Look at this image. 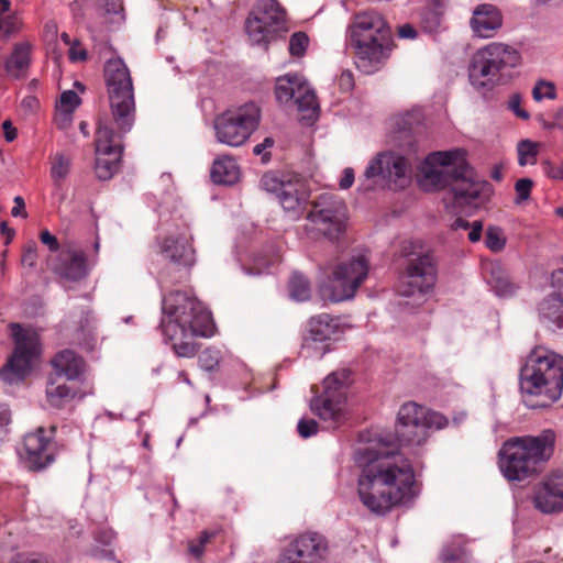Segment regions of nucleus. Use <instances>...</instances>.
I'll return each mask as SVG.
<instances>
[{"instance_id":"obj_1","label":"nucleus","mask_w":563,"mask_h":563,"mask_svg":"<svg viewBox=\"0 0 563 563\" xmlns=\"http://www.w3.org/2000/svg\"><path fill=\"white\" fill-rule=\"evenodd\" d=\"M354 460L362 468L357 481L358 498L367 510L385 515L391 507L411 498L415 483L412 465L383 440L357 449Z\"/></svg>"},{"instance_id":"obj_2","label":"nucleus","mask_w":563,"mask_h":563,"mask_svg":"<svg viewBox=\"0 0 563 563\" xmlns=\"http://www.w3.org/2000/svg\"><path fill=\"white\" fill-rule=\"evenodd\" d=\"M466 156L464 148L429 154L421 166L420 186L427 191L450 187L459 206H472L482 197H487L489 183L476 176Z\"/></svg>"},{"instance_id":"obj_3","label":"nucleus","mask_w":563,"mask_h":563,"mask_svg":"<svg viewBox=\"0 0 563 563\" xmlns=\"http://www.w3.org/2000/svg\"><path fill=\"white\" fill-rule=\"evenodd\" d=\"M161 330L175 354L180 357L195 356L194 336H211L214 324L210 311L191 294L172 291L162 300Z\"/></svg>"},{"instance_id":"obj_4","label":"nucleus","mask_w":563,"mask_h":563,"mask_svg":"<svg viewBox=\"0 0 563 563\" xmlns=\"http://www.w3.org/2000/svg\"><path fill=\"white\" fill-rule=\"evenodd\" d=\"M520 391L529 408H547L563 391V356L543 346L533 349L520 369Z\"/></svg>"},{"instance_id":"obj_5","label":"nucleus","mask_w":563,"mask_h":563,"mask_svg":"<svg viewBox=\"0 0 563 563\" xmlns=\"http://www.w3.org/2000/svg\"><path fill=\"white\" fill-rule=\"evenodd\" d=\"M390 41V29L376 12L354 15L346 29V48L353 52L356 67L365 74L377 70L388 57Z\"/></svg>"},{"instance_id":"obj_6","label":"nucleus","mask_w":563,"mask_h":563,"mask_svg":"<svg viewBox=\"0 0 563 563\" xmlns=\"http://www.w3.org/2000/svg\"><path fill=\"white\" fill-rule=\"evenodd\" d=\"M555 434L544 430L538 437H518L504 443L499 451V468L508 481H523L540 470L553 454Z\"/></svg>"},{"instance_id":"obj_7","label":"nucleus","mask_w":563,"mask_h":563,"mask_svg":"<svg viewBox=\"0 0 563 563\" xmlns=\"http://www.w3.org/2000/svg\"><path fill=\"white\" fill-rule=\"evenodd\" d=\"M520 64L521 54L517 48L492 42L474 53L468 67L470 81L476 89L506 84Z\"/></svg>"},{"instance_id":"obj_8","label":"nucleus","mask_w":563,"mask_h":563,"mask_svg":"<svg viewBox=\"0 0 563 563\" xmlns=\"http://www.w3.org/2000/svg\"><path fill=\"white\" fill-rule=\"evenodd\" d=\"M448 426V419L413 401L405 402L397 415V440L401 448L418 453L431 433Z\"/></svg>"},{"instance_id":"obj_9","label":"nucleus","mask_w":563,"mask_h":563,"mask_svg":"<svg viewBox=\"0 0 563 563\" xmlns=\"http://www.w3.org/2000/svg\"><path fill=\"white\" fill-rule=\"evenodd\" d=\"M104 79L114 122L121 133H126L134 123L135 101L131 74L123 59L107 60Z\"/></svg>"},{"instance_id":"obj_10","label":"nucleus","mask_w":563,"mask_h":563,"mask_svg":"<svg viewBox=\"0 0 563 563\" xmlns=\"http://www.w3.org/2000/svg\"><path fill=\"white\" fill-rule=\"evenodd\" d=\"M369 272V261L365 253L338 261L328 279L320 283L318 294L324 301L341 302L354 298Z\"/></svg>"},{"instance_id":"obj_11","label":"nucleus","mask_w":563,"mask_h":563,"mask_svg":"<svg viewBox=\"0 0 563 563\" xmlns=\"http://www.w3.org/2000/svg\"><path fill=\"white\" fill-rule=\"evenodd\" d=\"M349 384V371L333 372L324 378L321 394L310 400L311 411L328 429L339 428L347 419L346 389Z\"/></svg>"},{"instance_id":"obj_12","label":"nucleus","mask_w":563,"mask_h":563,"mask_svg":"<svg viewBox=\"0 0 563 563\" xmlns=\"http://www.w3.org/2000/svg\"><path fill=\"white\" fill-rule=\"evenodd\" d=\"M261 109L255 102H247L219 114L213 122L217 141L238 147L243 145L257 129Z\"/></svg>"},{"instance_id":"obj_13","label":"nucleus","mask_w":563,"mask_h":563,"mask_svg":"<svg viewBox=\"0 0 563 563\" xmlns=\"http://www.w3.org/2000/svg\"><path fill=\"white\" fill-rule=\"evenodd\" d=\"M346 219L344 201L333 192H323L312 201L307 214V230L334 240L345 230Z\"/></svg>"},{"instance_id":"obj_14","label":"nucleus","mask_w":563,"mask_h":563,"mask_svg":"<svg viewBox=\"0 0 563 563\" xmlns=\"http://www.w3.org/2000/svg\"><path fill=\"white\" fill-rule=\"evenodd\" d=\"M11 335L14 342V351L7 365L1 369L0 376L7 383H15L24 379L32 369L33 363L40 354V339L31 328H24L19 323H11Z\"/></svg>"},{"instance_id":"obj_15","label":"nucleus","mask_w":563,"mask_h":563,"mask_svg":"<svg viewBox=\"0 0 563 563\" xmlns=\"http://www.w3.org/2000/svg\"><path fill=\"white\" fill-rule=\"evenodd\" d=\"M275 97L283 106H296L301 120L317 118L319 103L314 90L302 75L288 73L276 79Z\"/></svg>"},{"instance_id":"obj_16","label":"nucleus","mask_w":563,"mask_h":563,"mask_svg":"<svg viewBox=\"0 0 563 563\" xmlns=\"http://www.w3.org/2000/svg\"><path fill=\"white\" fill-rule=\"evenodd\" d=\"M285 20L286 13L276 0H257L245 21V31L251 43L268 44Z\"/></svg>"},{"instance_id":"obj_17","label":"nucleus","mask_w":563,"mask_h":563,"mask_svg":"<svg viewBox=\"0 0 563 563\" xmlns=\"http://www.w3.org/2000/svg\"><path fill=\"white\" fill-rule=\"evenodd\" d=\"M43 427L24 435L22 444L16 449L20 464L32 472L43 471L54 463L57 448L52 433Z\"/></svg>"},{"instance_id":"obj_18","label":"nucleus","mask_w":563,"mask_h":563,"mask_svg":"<svg viewBox=\"0 0 563 563\" xmlns=\"http://www.w3.org/2000/svg\"><path fill=\"white\" fill-rule=\"evenodd\" d=\"M408 170L409 164L404 156L393 152L380 153L366 167L361 187L369 190L379 180L404 187L409 181Z\"/></svg>"},{"instance_id":"obj_19","label":"nucleus","mask_w":563,"mask_h":563,"mask_svg":"<svg viewBox=\"0 0 563 563\" xmlns=\"http://www.w3.org/2000/svg\"><path fill=\"white\" fill-rule=\"evenodd\" d=\"M328 550V541L322 534L305 532L288 543L276 563H321Z\"/></svg>"},{"instance_id":"obj_20","label":"nucleus","mask_w":563,"mask_h":563,"mask_svg":"<svg viewBox=\"0 0 563 563\" xmlns=\"http://www.w3.org/2000/svg\"><path fill=\"white\" fill-rule=\"evenodd\" d=\"M122 146L107 124L99 122L96 132V175L101 180L110 179L120 167Z\"/></svg>"},{"instance_id":"obj_21","label":"nucleus","mask_w":563,"mask_h":563,"mask_svg":"<svg viewBox=\"0 0 563 563\" xmlns=\"http://www.w3.org/2000/svg\"><path fill=\"white\" fill-rule=\"evenodd\" d=\"M339 332V321L335 318L327 313L312 317L309 321V335L302 344L305 357L321 358L330 351L327 342L336 339Z\"/></svg>"},{"instance_id":"obj_22","label":"nucleus","mask_w":563,"mask_h":563,"mask_svg":"<svg viewBox=\"0 0 563 563\" xmlns=\"http://www.w3.org/2000/svg\"><path fill=\"white\" fill-rule=\"evenodd\" d=\"M435 284V268L429 255H419L409 261L402 285L399 289L401 296L410 297L418 294L424 296Z\"/></svg>"},{"instance_id":"obj_23","label":"nucleus","mask_w":563,"mask_h":563,"mask_svg":"<svg viewBox=\"0 0 563 563\" xmlns=\"http://www.w3.org/2000/svg\"><path fill=\"white\" fill-rule=\"evenodd\" d=\"M188 229L168 234L161 243L163 256L176 265L191 266L195 263V250L191 246Z\"/></svg>"},{"instance_id":"obj_24","label":"nucleus","mask_w":563,"mask_h":563,"mask_svg":"<svg viewBox=\"0 0 563 563\" xmlns=\"http://www.w3.org/2000/svg\"><path fill=\"white\" fill-rule=\"evenodd\" d=\"M280 206L292 220L303 213L309 199V190L305 181L298 177L288 178L283 190L277 196Z\"/></svg>"},{"instance_id":"obj_25","label":"nucleus","mask_w":563,"mask_h":563,"mask_svg":"<svg viewBox=\"0 0 563 563\" xmlns=\"http://www.w3.org/2000/svg\"><path fill=\"white\" fill-rule=\"evenodd\" d=\"M533 504L543 514L563 510V474L545 479L536 490Z\"/></svg>"},{"instance_id":"obj_26","label":"nucleus","mask_w":563,"mask_h":563,"mask_svg":"<svg viewBox=\"0 0 563 563\" xmlns=\"http://www.w3.org/2000/svg\"><path fill=\"white\" fill-rule=\"evenodd\" d=\"M470 25L475 36L490 38L503 25L501 11L490 3L478 4L473 10Z\"/></svg>"},{"instance_id":"obj_27","label":"nucleus","mask_w":563,"mask_h":563,"mask_svg":"<svg viewBox=\"0 0 563 563\" xmlns=\"http://www.w3.org/2000/svg\"><path fill=\"white\" fill-rule=\"evenodd\" d=\"M54 269L65 279L80 280L88 274L86 255L81 250L69 244L59 253L58 263Z\"/></svg>"},{"instance_id":"obj_28","label":"nucleus","mask_w":563,"mask_h":563,"mask_svg":"<svg viewBox=\"0 0 563 563\" xmlns=\"http://www.w3.org/2000/svg\"><path fill=\"white\" fill-rule=\"evenodd\" d=\"M33 45L30 42L15 43L4 62V70L11 78H24L32 63Z\"/></svg>"},{"instance_id":"obj_29","label":"nucleus","mask_w":563,"mask_h":563,"mask_svg":"<svg viewBox=\"0 0 563 563\" xmlns=\"http://www.w3.org/2000/svg\"><path fill=\"white\" fill-rule=\"evenodd\" d=\"M52 366L56 375L67 379H77L84 373L85 362L71 350H64L52 360Z\"/></svg>"},{"instance_id":"obj_30","label":"nucleus","mask_w":563,"mask_h":563,"mask_svg":"<svg viewBox=\"0 0 563 563\" xmlns=\"http://www.w3.org/2000/svg\"><path fill=\"white\" fill-rule=\"evenodd\" d=\"M485 271L487 282L496 296L509 297L516 292L517 285L510 280L499 263L488 264Z\"/></svg>"},{"instance_id":"obj_31","label":"nucleus","mask_w":563,"mask_h":563,"mask_svg":"<svg viewBox=\"0 0 563 563\" xmlns=\"http://www.w3.org/2000/svg\"><path fill=\"white\" fill-rule=\"evenodd\" d=\"M539 316L556 328H563V295L554 292L539 303Z\"/></svg>"},{"instance_id":"obj_32","label":"nucleus","mask_w":563,"mask_h":563,"mask_svg":"<svg viewBox=\"0 0 563 563\" xmlns=\"http://www.w3.org/2000/svg\"><path fill=\"white\" fill-rule=\"evenodd\" d=\"M240 177L236 162L229 156L218 157L211 168V179L216 184L232 185Z\"/></svg>"},{"instance_id":"obj_33","label":"nucleus","mask_w":563,"mask_h":563,"mask_svg":"<svg viewBox=\"0 0 563 563\" xmlns=\"http://www.w3.org/2000/svg\"><path fill=\"white\" fill-rule=\"evenodd\" d=\"M71 163L73 158L63 152L52 155L49 174L56 187H60L70 174Z\"/></svg>"},{"instance_id":"obj_34","label":"nucleus","mask_w":563,"mask_h":563,"mask_svg":"<svg viewBox=\"0 0 563 563\" xmlns=\"http://www.w3.org/2000/svg\"><path fill=\"white\" fill-rule=\"evenodd\" d=\"M442 563H471V558L465 549L463 537L449 542L442 551Z\"/></svg>"},{"instance_id":"obj_35","label":"nucleus","mask_w":563,"mask_h":563,"mask_svg":"<svg viewBox=\"0 0 563 563\" xmlns=\"http://www.w3.org/2000/svg\"><path fill=\"white\" fill-rule=\"evenodd\" d=\"M289 297L295 301H307L311 297V284L299 272H294L288 282Z\"/></svg>"},{"instance_id":"obj_36","label":"nucleus","mask_w":563,"mask_h":563,"mask_svg":"<svg viewBox=\"0 0 563 563\" xmlns=\"http://www.w3.org/2000/svg\"><path fill=\"white\" fill-rule=\"evenodd\" d=\"M540 143L529 139L521 140L517 144L518 164L520 166L534 165L539 154Z\"/></svg>"},{"instance_id":"obj_37","label":"nucleus","mask_w":563,"mask_h":563,"mask_svg":"<svg viewBox=\"0 0 563 563\" xmlns=\"http://www.w3.org/2000/svg\"><path fill=\"white\" fill-rule=\"evenodd\" d=\"M75 394L65 384L57 385L51 380L46 388L48 402L54 407H60L64 401L73 398Z\"/></svg>"},{"instance_id":"obj_38","label":"nucleus","mask_w":563,"mask_h":563,"mask_svg":"<svg viewBox=\"0 0 563 563\" xmlns=\"http://www.w3.org/2000/svg\"><path fill=\"white\" fill-rule=\"evenodd\" d=\"M75 323H78L76 328L77 336L76 341L81 343V341L86 340V336L91 333L93 329V317L89 309L81 310L80 314L71 316Z\"/></svg>"},{"instance_id":"obj_39","label":"nucleus","mask_w":563,"mask_h":563,"mask_svg":"<svg viewBox=\"0 0 563 563\" xmlns=\"http://www.w3.org/2000/svg\"><path fill=\"white\" fill-rule=\"evenodd\" d=\"M288 183V177L279 178L273 173H266L261 178V187L263 190L276 195L283 190L285 184Z\"/></svg>"},{"instance_id":"obj_40","label":"nucleus","mask_w":563,"mask_h":563,"mask_svg":"<svg viewBox=\"0 0 563 563\" xmlns=\"http://www.w3.org/2000/svg\"><path fill=\"white\" fill-rule=\"evenodd\" d=\"M485 245L493 252H500L506 245L501 229L489 227L486 231Z\"/></svg>"},{"instance_id":"obj_41","label":"nucleus","mask_w":563,"mask_h":563,"mask_svg":"<svg viewBox=\"0 0 563 563\" xmlns=\"http://www.w3.org/2000/svg\"><path fill=\"white\" fill-rule=\"evenodd\" d=\"M309 45V37L303 32H296L289 40V53L294 57H301L305 55Z\"/></svg>"},{"instance_id":"obj_42","label":"nucleus","mask_w":563,"mask_h":563,"mask_svg":"<svg viewBox=\"0 0 563 563\" xmlns=\"http://www.w3.org/2000/svg\"><path fill=\"white\" fill-rule=\"evenodd\" d=\"M532 97L538 102L543 99H555L556 90L554 84L551 81L539 80L532 89Z\"/></svg>"},{"instance_id":"obj_43","label":"nucleus","mask_w":563,"mask_h":563,"mask_svg":"<svg viewBox=\"0 0 563 563\" xmlns=\"http://www.w3.org/2000/svg\"><path fill=\"white\" fill-rule=\"evenodd\" d=\"M442 13L438 9H427L421 14V23L427 32H435L441 24Z\"/></svg>"},{"instance_id":"obj_44","label":"nucleus","mask_w":563,"mask_h":563,"mask_svg":"<svg viewBox=\"0 0 563 563\" xmlns=\"http://www.w3.org/2000/svg\"><path fill=\"white\" fill-rule=\"evenodd\" d=\"M12 423V413L9 407L0 405V443L8 440Z\"/></svg>"},{"instance_id":"obj_45","label":"nucleus","mask_w":563,"mask_h":563,"mask_svg":"<svg viewBox=\"0 0 563 563\" xmlns=\"http://www.w3.org/2000/svg\"><path fill=\"white\" fill-rule=\"evenodd\" d=\"M79 103L80 99L78 95L73 90H66L60 96L59 103L57 104V110L74 112L75 109L79 106Z\"/></svg>"},{"instance_id":"obj_46","label":"nucleus","mask_w":563,"mask_h":563,"mask_svg":"<svg viewBox=\"0 0 563 563\" xmlns=\"http://www.w3.org/2000/svg\"><path fill=\"white\" fill-rule=\"evenodd\" d=\"M220 361V352L214 349H207L199 355L200 366L206 371H213Z\"/></svg>"},{"instance_id":"obj_47","label":"nucleus","mask_w":563,"mask_h":563,"mask_svg":"<svg viewBox=\"0 0 563 563\" xmlns=\"http://www.w3.org/2000/svg\"><path fill=\"white\" fill-rule=\"evenodd\" d=\"M522 97L520 93H511L509 96V99L507 101V109L511 111L516 117L520 118L521 120H528L530 118V114L528 111H526L522 107Z\"/></svg>"},{"instance_id":"obj_48","label":"nucleus","mask_w":563,"mask_h":563,"mask_svg":"<svg viewBox=\"0 0 563 563\" xmlns=\"http://www.w3.org/2000/svg\"><path fill=\"white\" fill-rule=\"evenodd\" d=\"M532 180L529 178H520L516 181L515 189L517 192V203L525 201L529 198L532 188Z\"/></svg>"},{"instance_id":"obj_49","label":"nucleus","mask_w":563,"mask_h":563,"mask_svg":"<svg viewBox=\"0 0 563 563\" xmlns=\"http://www.w3.org/2000/svg\"><path fill=\"white\" fill-rule=\"evenodd\" d=\"M542 168L547 177L553 180H563V162L554 164L551 161H544Z\"/></svg>"},{"instance_id":"obj_50","label":"nucleus","mask_w":563,"mask_h":563,"mask_svg":"<svg viewBox=\"0 0 563 563\" xmlns=\"http://www.w3.org/2000/svg\"><path fill=\"white\" fill-rule=\"evenodd\" d=\"M318 423L313 419H300L297 426L298 433L300 437L307 439L317 434L318 432Z\"/></svg>"},{"instance_id":"obj_51","label":"nucleus","mask_w":563,"mask_h":563,"mask_svg":"<svg viewBox=\"0 0 563 563\" xmlns=\"http://www.w3.org/2000/svg\"><path fill=\"white\" fill-rule=\"evenodd\" d=\"M37 260L36 244L30 243L23 252L22 264L29 267H34Z\"/></svg>"},{"instance_id":"obj_52","label":"nucleus","mask_w":563,"mask_h":563,"mask_svg":"<svg viewBox=\"0 0 563 563\" xmlns=\"http://www.w3.org/2000/svg\"><path fill=\"white\" fill-rule=\"evenodd\" d=\"M274 143L273 137H265L262 143L254 146L253 152L255 155H263V161L267 162L269 159V153H266V150L272 148Z\"/></svg>"},{"instance_id":"obj_53","label":"nucleus","mask_w":563,"mask_h":563,"mask_svg":"<svg viewBox=\"0 0 563 563\" xmlns=\"http://www.w3.org/2000/svg\"><path fill=\"white\" fill-rule=\"evenodd\" d=\"M40 240L43 244H45L49 251L57 252L59 249V243L53 234L48 230H43L40 234Z\"/></svg>"},{"instance_id":"obj_54","label":"nucleus","mask_w":563,"mask_h":563,"mask_svg":"<svg viewBox=\"0 0 563 563\" xmlns=\"http://www.w3.org/2000/svg\"><path fill=\"white\" fill-rule=\"evenodd\" d=\"M87 58V51L79 45L78 42H74L69 48V59L71 62H82Z\"/></svg>"},{"instance_id":"obj_55","label":"nucleus","mask_w":563,"mask_h":563,"mask_svg":"<svg viewBox=\"0 0 563 563\" xmlns=\"http://www.w3.org/2000/svg\"><path fill=\"white\" fill-rule=\"evenodd\" d=\"M73 118V112H67L63 110H57L55 121L58 128L66 129L70 125Z\"/></svg>"},{"instance_id":"obj_56","label":"nucleus","mask_w":563,"mask_h":563,"mask_svg":"<svg viewBox=\"0 0 563 563\" xmlns=\"http://www.w3.org/2000/svg\"><path fill=\"white\" fill-rule=\"evenodd\" d=\"M468 240L473 243L478 242L482 236L483 224L481 221H474L470 224Z\"/></svg>"},{"instance_id":"obj_57","label":"nucleus","mask_w":563,"mask_h":563,"mask_svg":"<svg viewBox=\"0 0 563 563\" xmlns=\"http://www.w3.org/2000/svg\"><path fill=\"white\" fill-rule=\"evenodd\" d=\"M354 183V170L351 167H346L343 170L342 177L340 179V188L349 189Z\"/></svg>"},{"instance_id":"obj_58","label":"nucleus","mask_w":563,"mask_h":563,"mask_svg":"<svg viewBox=\"0 0 563 563\" xmlns=\"http://www.w3.org/2000/svg\"><path fill=\"white\" fill-rule=\"evenodd\" d=\"M11 214L13 217H21V218L27 217V213L25 211V202L22 197L16 196L14 198V207L11 210Z\"/></svg>"},{"instance_id":"obj_59","label":"nucleus","mask_w":563,"mask_h":563,"mask_svg":"<svg viewBox=\"0 0 563 563\" xmlns=\"http://www.w3.org/2000/svg\"><path fill=\"white\" fill-rule=\"evenodd\" d=\"M16 563H54L47 556L40 553H32L21 558Z\"/></svg>"},{"instance_id":"obj_60","label":"nucleus","mask_w":563,"mask_h":563,"mask_svg":"<svg viewBox=\"0 0 563 563\" xmlns=\"http://www.w3.org/2000/svg\"><path fill=\"white\" fill-rule=\"evenodd\" d=\"M411 118H412V115L410 113H407L405 115L395 118L394 121H395V124L399 128V130L406 131L412 124Z\"/></svg>"},{"instance_id":"obj_61","label":"nucleus","mask_w":563,"mask_h":563,"mask_svg":"<svg viewBox=\"0 0 563 563\" xmlns=\"http://www.w3.org/2000/svg\"><path fill=\"white\" fill-rule=\"evenodd\" d=\"M2 128H3V131H4V137L8 142H12L16 139V129L13 128L12 123L10 120H5L3 123H2Z\"/></svg>"},{"instance_id":"obj_62","label":"nucleus","mask_w":563,"mask_h":563,"mask_svg":"<svg viewBox=\"0 0 563 563\" xmlns=\"http://www.w3.org/2000/svg\"><path fill=\"white\" fill-rule=\"evenodd\" d=\"M114 538H115V534L112 530L100 531L96 537L98 542L106 544V545L111 544L112 541L114 540Z\"/></svg>"},{"instance_id":"obj_63","label":"nucleus","mask_w":563,"mask_h":563,"mask_svg":"<svg viewBox=\"0 0 563 563\" xmlns=\"http://www.w3.org/2000/svg\"><path fill=\"white\" fill-rule=\"evenodd\" d=\"M398 35L401 38H415L417 31L410 24H405L398 29Z\"/></svg>"},{"instance_id":"obj_64","label":"nucleus","mask_w":563,"mask_h":563,"mask_svg":"<svg viewBox=\"0 0 563 563\" xmlns=\"http://www.w3.org/2000/svg\"><path fill=\"white\" fill-rule=\"evenodd\" d=\"M553 285L559 289L563 290V268L556 269L552 274Z\"/></svg>"}]
</instances>
